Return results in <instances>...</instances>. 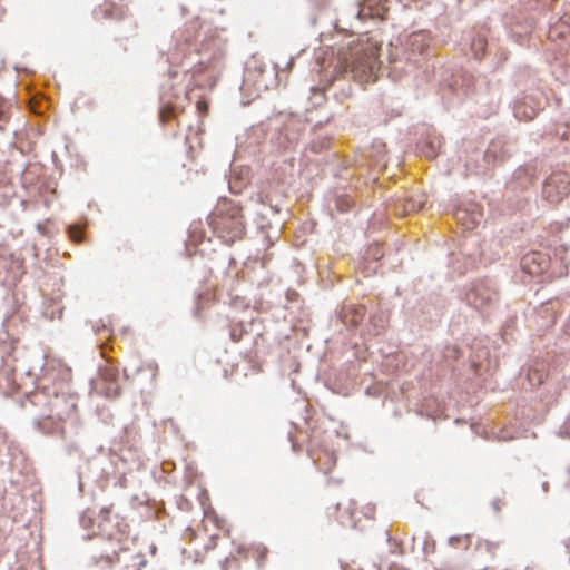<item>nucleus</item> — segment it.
Returning <instances> with one entry per match:
<instances>
[{"label": "nucleus", "instance_id": "f257e3e1", "mask_svg": "<svg viewBox=\"0 0 570 570\" xmlns=\"http://www.w3.org/2000/svg\"><path fill=\"white\" fill-rule=\"evenodd\" d=\"M381 41L372 36H361L338 52L336 69L340 75L351 72L360 82L375 80L380 68Z\"/></svg>", "mask_w": 570, "mask_h": 570}, {"label": "nucleus", "instance_id": "f03ea898", "mask_svg": "<svg viewBox=\"0 0 570 570\" xmlns=\"http://www.w3.org/2000/svg\"><path fill=\"white\" fill-rule=\"evenodd\" d=\"M213 232L225 244H233L245 233L242 208L229 199H220L208 217Z\"/></svg>", "mask_w": 570, "mask_h": 570}, {"label": "nucleus", "instance_id": "7ed1b4c3", "mask_svg": "<svg viewBox=\"0 0 570 570\" xmlns=\"http://www.w3.org/2000/svg\"><path fill=\"white\" fill-rule=\"evenodd\" d=\"M426 47V39L423 33H413L409 36L404 42L391 43V51L389 56L390 63H411L415 62L416 58L422 55Z\"/></svg>", "mask_w": 570, "mask_h": 570}, {"label": "nucleus", "instance_id": "20e7f679", "mask_svg": "<svg viewBox=\"0 0 570 570\" xmlns=\"http://www.w3.org/2000/svg\"><path fill=\"white\" fill-rule=\"evenodd\" d=\"M76 409V404L66 397H58L51 403L50 414L38 422V426L46 433L63 431V422Z\"/></svg>", "mask_w": 570, "mask_h": 570}, {"label": "nucleus", "instance_id": "39448f33", "mask_svg": "<svg viewBox=\"0 0 570 570\" xmlns=\"http://www.w3.org/2000/svg\"><path fill=\"white\" fill-rule=\"evenodd\" d=\"M570 193V176L567 173H553L543 185L542 195L550 203H559Z\"/></svg>", "mask_w": 570, "mask_h": 570}, {"label": "nucleus", "instance_id": "423d86ee", "mask_svg": "<svg viewBox=\"0 0 570 570\" xmlns=\"http://www.w3.org/2000/svg\"><path fill=\"white\" fill-rule=\"evenodd\" d=\"M99 377L105 383L104 394L109 399L118 397L121 394V387L118 383V370L112 365H106L99 370Z\"/></svg>", "mask_w": 570, "mask_h": 570}, {"label": "nucleus", "instance_id": "0eeeda50", "mask_svg": "<svg viewBox=\"0 0 570 570\" xmlns=\"http://www.w3.org/2000/svg\"><path fill=\"white\" fill-rule=\"evenodd\" d=\"M455 219L459 224H461L465 229L475 228L481 220V213L472 210L471 213L465 208H459L455 214Z\"/></svg>", "mask_w": 570, "mask_h": 570}, {"label": "nucleus", "instance_id": "6e6552de", "mask_svg": "<svg viewBox=\"0 0 570 570\" xmlns=\"http://www.w3.org/2000/svg\"><path fill=\"white\" fill-rule=\"evenodd\" d=\"M385 2L386 0H364L360 13L366 14V10H368L367 14L372 18L384 19L387 12Z\"/></svg>", "mask_w": 570, "mask_h": 570}, {"label": "nucleus", "instance_id": "1a4fd4ad", "mask_svg": "<svg viewBox=\"0 0 570 570\" xmlns=\"http://www.w3.org/2000/svg\"><path fill=\"white\" fill-rule=\"evenodd\" d=\"M336 208L340 212L348 210L353 206V199L350 196H340L335 200Z\"/></svg>", "mask_w": 570, "mask_h": 570}, {"label": "nucleus", "instance_id": "9d476101", "mask_svg": "<svg viewBox=\"0 0 570 570\" xmlns=\"http://www.w3.org/2000/svg\"><path fill=\"white\" fill-rule=\"evenodd\" d=\"M524 108V105L523 104H517L514 106V115L517 118L519 119H523V120H530L534 117L535 115V111L532 109L529 114L527 112V110H523Z\"/></svg>", "mask_w": 570, "mask_h": 570}, {"label": "nucleus", "instance_id": "9b49d317", "mask_svg": "<svg viewBox=\"0 0 570 570\" xmlns=\"http://www.w3.org/2000/svg\"><path fill=\"white\" fill-rule=\"evenodd\" d=\"M421 208V204H416L415 202H413L412 199H407L404 204H403V208H402V212H400L401 215H406L409 213H413V212H416Z\"/></svg>", "mask_w": 570, "mask_h": 570}, {"label": "nucleus", "instance_id": "f8f14e48", "mask_svg": "<svg viewBox=\"0 0 570 570\" xmlns=\"http://www.w3.org/2000/svg\"><path fill=\"white\" fill-rule=\"evenodd\" d=\"M383 249L380 245H373L371 246L367 252H366V256L367 257H371L375 261L380 259L381 257H383Z\"/></svg>", "mask_w": 570, "mask_h": 570}, {"label": "nucleus", "instance_id": "ddd939ff", "mask_svg": "<svg viewBox=\"0 0 570 570\" xmlns=\"http://www.w3.org/2000/svg\"><path fill=\"white\" fill-rule=\"evenodd\" d=\"M82 232L79 227L77 226H71L69 228V235L71 237L72 240H75L76 243H80L81 239H82Z\"/></svg>", "mask_w": 570, "mask_h": 570}, {"label": "nucleus", "instance_id": "4468645a", "mask_svg": "<svg viewBox=\"0 0 570 570\" xmlns=\"http://www.w3.org/2000/svg\"><path fill=\"white\" fill-rule=\"evenodd\" d=\"M275 175H277V177H275L273 179V184H272L271 188L276 191L279 186L285 184V175L284 174L278 175L277 171L275 173Z\"/></svg>", "mask_w": 570, "mask_h": 570}, {"label": "nucleus", "instance_id": "2eb2a0df", "mask_svg": "<svg viewBox=\"0 0 570 570\" xmlns=\"http://www.w3.org/2000/svg\"><path fill=\"white\" fill-rule=\"evenodd\" d=\"M173 115V108L171 107H164L160 110V120L161 122H166L169 120V118Z\"/></svg>", "mask_w": 570, "mask_h": 570}, {"label": "nucleus", "instance_id": "dca6fc26", "mask_svg": "<svg viewBox=\"0 0 570 570\" xmlns=\"http://www.w3.org/2000/svg\"><path fill=\"white\" fill-rule=\"evenodd\" d=\"M110 512H111V507H108V508H102L100 511H99V519L101 520V522H107L109 521V517H110Z\"/></svg>", "mask_w": 570, "mask_h": 570}, {"label": "nucleus", "instance_id": "f3484780", "mask_svg": "<svg viewBox=\"0 0 570 570\" xmlns=\"http://www.w3.org/2000/svg\"><path fill=\"white\" fill-rule=\"evenodd\" d=\"M243 337V331L239 330V332H237L235 328H233L230 331V338L234 341V342H239Z\"/></svg>", "mask_w": 570, "mask_h": 570}, {"label": "nucleus", "instance_id": "a211bd4d", "mask_svg": "<svg viewBox=\"0 0 570 570\" xmlns=\"http://www.w3.org/2000/svg\"><path fill=\"white\" fill-rule=\"evenodd\" d=\"M196 107L202 115H205L208 110V105L206 101H198Z\"/></svg>", "mask_w": 570, "mask_h": 570}, {"label": "nucleus", "instance_id": "6ab92c4d", "mask_svg": "<svg viewBox=\"0 0 570 570\" xmlns=\"http://www.w3.org/2000/svg\"><path fill=\"white\" fill-rule=\"evenodd\" d=\"M535 256H538V254H537V253H534V254H532V255L527 256V257L524 258V265H527V264H528V261H530V259H531V261H534Z\"/></svg>", "mask_w": 570, "mask_h": 570}, {"label": "nucleus", "instance_id": "aec40b11", "mask_svg": "<svg viewBox=\"0 0 570 570\" xmlns=\"http://www.w3.org/2000/svg\"><path fill=\"white\" fill-rule=\"evenodd\" d=\"M328 459L331 461V465L328 466V469L326 470V472H328V470L335 464V458L333 456V454H330L328 455Z\"/></svg>", "mask_w": 570, "mask_h": 570}, {"label": "nucleus", "instance_id": "412c9836", "mask_svg": "<svg viewBox=\"0 0 570 570\" xmlns=\"http://www.w3.org/2000/svg\"><path fill=\"white\" fill-rule=\"evenodd\" d=\"M425 156H426V157H429V158H433V157H435V153H434V151H431V153H430V151H429V153L426 151V153H425Z\"/></svg>", "mask_w": 570, "mask_h": 570}, {"label": "nucleus", "instance_id": "4be33fe9", "mask_svg": "<svg viewBox=\"0 0 570 570\" xmlns=\"http://www.w3.org/2000/svg\"><path fill=\"white\" fill-rule=\"evenodd\" d=\"M566 473H567L568 482L570 483V468L567 469Z\"/></svg>", "mask_w": 570, "mask_h": 570}, {"label": "nucleus", "instance_id": "5701e85b", "mask_svg": "<svg viewBox=\"0 0 570 570\" xmlns=\"http://www.w3.org/2000/svg\"><path fill=\"white\" fill-rule=\"evenodd\" d=\"M478 43H479L480 48L482 49V48H483V46H484L483 40H481V39H480V40H478Z\"/></svg>", "mask_w": 570, "mask_h": 570}]
</instances>
